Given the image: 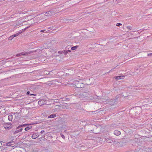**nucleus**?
I'll return each instance as SVG.
<instances>
[{"label":"nucleus","instance_id":"f257e3e1","mask_svg":"<svg viewBox=\"0 0 152 152\" xmlns=\"http://www.w3.org/2000/svg\"><path fill=\"white\" fill-rule=\"evenodd\" d=\"M81 80L79 81H74L72 84L74 87L78 88H80L84 87L85 85L81 82Z\"/></svg>","mask_w":152,"mask_h":152},{"label":"nucleus","instance_id":"f03ea898","mask_svg":"<svg viewBox=\"0 0 152 152\" xmlns=\"http://www.w3.org/2000/svg\"><path fill=\"white\" fill-rule=\"evenodd\" d=\"M56 12L55 10H51L46 12L45 14H42L41 15V17L43 18V19H45V16H50L54 15L56 13Z\"/></svg>","mask_w":152,"mask_h":152},{"label":"nucleus","instance_id":"7ed1b4c3","mask_svg":"<svg viewBox=\"0 0 152 152\" xmlns=\"http://www.w3.org/2000/svg\"><path fill=\"white\" fill-rule=\"evenodd\" d=\"M3 126L5 129L9 130L12 128V125L11 124L6 123L3 125Z\"/></svg>","mask_w":152,"mask_h":152},{"label":"nucleus","instance_id":"20e7f679","mask_svg":"<svg viewBox=\"0 0 152 152\" xmlns=\"http://www.w3.org/2000/svg\"><path fill=\"white\" fill-rule=\"evenodd\" d=\"M38 103L40 105L44 104L46 103L45 100L43 99H41L39 101Z\"/></svg>","mask_w":152,"mask_h":152},{"label":"nucleus","instance_id":"39448f33","mask_svg":"<svg viewBox=\"0 0 152 152\" xmlns=\"http://www.w3.org/2000/svg\"><path fill=\"white\" fill-rule=\"evenodd\" d=\"M29 54H30V53L29 52H22L21 53L18 54L17 55V56H21L23 55H28Z\"/></svg>","mask_w":152,"mask_h":152},{"label":"nucleus","instance_id":"423d86ee","mask_svg":"<svg viewBox=\"0 0 152 152\" xmlns=\"http://www.w3.org/2000/svg\"><path fill=\"white\" fill-rule=\"evenodd\" d=\"M114 134L115 135L118 136L120 135L121 134V133L120 131L117 130H115L114 131Z\"/></svg>","mask_w":152,"mask_h":152},{"label":"nucleus","instance_id":"0eeeda50","mask_svg":"<svg viewBox=\"0 0 152 152\" xmlns=\"http://www.w3.org/2000/svg\"><path fill=\"white\" fill-rule=\"evenodd\" d=\"M115 77L117 80L123 79L124 78V76H120Z\"/></svg>","mask_w":152,"mask_h":152},{"label":"nucleus","instance_id":"6e6552de","mask_svg":"<svg viewBox=\"0 0 152 152\" xmlns=\"http://www.w3.org/2000/svg\"><path fill=\"white\" fill-rule=\"evenodd\" d=\"M38 137V135L36 134L35 133H34L32 134L31 137L33 139H35L37 138Z\"/></svg>","mask_w":152,"mask_h":152},{"label":"nucleus","instance_id":"1a4fd4ad","mask_svg":"<svg viewBox=\"0 0 152 152\" xmlns=\"http://www.w3.org/2000/svg\"><path fill=\"white\" fill-rule=\"evenodd\" d=\"M14 143V142H8L6 144L7 145L6 146H10L11 145H13Z\"/></svg>","mask_w":152,"mask_h":152},{"label":"nucleus","instance_id":"9d476101","mask_svg":"<svg viewBox=\"0 0 152 152\" xmlns=\"http://www.w3.org/2000/svg\"><path fill=\"white\" fill-rule=\"evenodd\" d=\"M13 116L12 115H8V118L9 121H12V120Z\"/></svg>","mask_w":152,"mask_h":152},{"label":"nucleus","instance_id":"9b49d317","mask_svg":"<svg viewBox=\"0 0 152 152\" xmlns=\"http://www.w3.org/2000/svg\"><path fill=\"white\" fill-rule=\"evenodd\" d=\"M56 116V114H51L48 116L49 118H53Z\"/></svg>","mask_w":152,"mask_h":152},{"label":"nucleus","instance_id":"f8f14e48","mask_svg":"<svg viewBox=\"0 0 152 152\" xmlns=\"http://www.w3.org/2000/svg\"><path fill=\"white\" fill-rule=\"evenodd\" d=\"M78 47L79 46L78 45H76V46H74V47L71 48V49L72 50H75L77 48H78Z\"/></svg>","mask_w":152,"mask_h":152},{"label":"nucleus","instance_id":"ddd939ff","mask_svg":"<svg viewBox=\"0 0 152 152\" xmlns=\"http://www.w3.org/2000/svg\"><path fill=\"white\" fill-rule=\"evenodd\" d=\"M32 128L31 126H28L25 128V130L26 131H28L31 129Z\"/></svg>","mask_w":152,"mask_h":152},{"label":"nucleus","instance_id":"4468645a","mask_svg":"<svg viewBox=\"0 0 152 152\" xmlns=\"http://www.w3.org/2000/svg\"><path fill=\"white\" fill-rule=\"evenodd\" d=\"M21 32H19L18 33H17L15 34H14L13 35H12L14 37H17L21 33Z\"/></svg>","mask_w":152,"mask_h":152},{"label":"nucleus","instance_id":"2eb2a0df","mask_svg":"<svg viewBox=\"0 0 152 152\" xmlns=\"http://www.w3.org/2000/svg\"><path fill=\"white\" fill-rule=\"evenodd\" d=\"M27 94L29 95L30 94V96L31 95H34L35 96H36V94H30V92L29 91H27L26 93Z\"/></svg>","mask_w":152,"mask_h":152},{"label":"nucleus","instance_id":"dca6fc26","mask_svg":"<svg viewBox=\"0 0 152 152\" xmlns=\"http://www.w3.org/2000/svg\"><path fill=\"white\" fill-rule=\"evenodd\" d=\"M14 38V37L12 35L10 36V37H9V38H8L9 40H11L12 39H13Z\"/></svg>","mask_w":152,"mask_h":152},{"label":"nucleus","instance_id":"f3484780","mask_svg":"<svg viewBox=\"0 0 152 152\" xmlns=\"http://www.w3.org/2000/svg\"><path fill=\"white\" fill-rule=\"evenodd\" d=\"M19 132L18 130H16L15 131H14L13 132V134H16L18 133Z\"/></svg>","mask_w":152,"mask_h":152},{"label":"nucleus","instance_id":"a211bd4d","mask_svg":"<svg viewBox=\"0 0 152 152\" xmlns=\"http://www.w3.org/2000/svg\"><path fill=\"white\" fill-rule=\"evenodd\" d=\"M106 142L108 143H111V141H112V140H111V139H108L106 140Z\"/></svg>","mask_w":152,"mask_h":152},{"label":"nucleus","instance_id":"6ab92c4d","mask_svg":"<svg viewBox=\"0 0 152 152\" xmlns=\"http://www.w3.org/2000/svg\"><path fill=\"white\" fill-rule=\"evenodd\" d=\"M126 28L129 30H132V27L131 26H126Z\"/></svg>","mask_w":152,"mask_h":152},{"label":"nucleus","instance_id":"aec40b11","mask_svg":"<svg viewBox=\"0 0 152 152\" xmlns=\"http://www.w3.org/2000/svg\"><path fill=\"white\" fill-rule=\"evenodd\" d=\"M63 53L65 55H66L68 53V52L67 50H64Z\"/></svg>","mask_w":152,"mask_h":152},{"label":"nucleus","instance_id":"412c9836","mask_svg":"<svg viewBox=\"0 0 152 152\" xmlns=\"http://www.w3.org/2000/svg\"><path fill=\"white\" fill-rule=\"evenodd\" d=\"M79 96L80 98H82L83 97H84V95L83 94H79Z\"/></svg>","mask_w":152,"mask_h":152},{"label":"nucleus","instance_id":"4be33fe9","mask_svg":"<svg viewBox=\"0 0 152 152\" xmlns=\"http://www.w3.org/2000/svg\"><path fill=\"white\" fill-rule=\"evenodd\" d=\"M51 72L52 71H51L49 72H48V71H44V72L45 74H48Z\"/></svg>","mask_w":152,"mask_h":152},{"label":"nucleus","instance_id":"5701e85b","mask_svg":"<svg viewBox=\"0 0 152 152\" xmlns=\"http://www.w3.org/2000/svg\"><path fill=\"white\" fill-rule=\"evenodd\" d=\"M25 125V124H23V125H20V126H19L18 127H17V129H18L20 127H22V126H24Z\"/></svg>","mask_w":152,"mask_h":152},{"label":"nucleus","instance_id":"b1692460","mask_svg":"<svg viewBox=\"0 0 152 152\" xmlns=\"http://www.w3.org/2000/svg\"><path fill=\"white\" fill-rule=\"evenodd\" d=\"M122 25V24L121 23H117V24L116 25V26H121Z\"/></svg>","mask_w":152,"mask_h":152},{"label":"nucleus","instance_id":"393cba45","mask_svg":"<svg viewBox=\"0 0 152 152\" xmlns=\"http://www.w3.org/2000/svg\"><path fill=\"white\" fill-rule=\"evenodd\" d=\"M58 53L60 54H61L63 53V51H59L58 52Z\"/></svg>","mask_w":152,"mask_h":152},{"label":"nucleus","instance_id":"a878e982","mask_svg":"<svg viewBox=\"0 0 152 152\" xmlns=\"http://www.w3.org/2000/svg\"><path fill=\"white\" fill-rule=\"evenodd\" d=\"M61 137H62L63 139H64V138H65V136H64L63 134H61Z\"/></svg>","mask_w":152,"mask_h":152},{"label":"nucleus","instance_id":"bb28decb","mask_svg":"<svg viewBox=\"0 0 152 152\" xmlns=\"http://www.w3.org/2000/svg\"><path fill=\"white\" fill-rule=\"evenodd\" d=\"M152 55V53H148V56H151Z\"/></svg>","mask_w":152,"mask_h":152},{"label":"nucleus","instance_id":"cd10ccee","mask_svg":"<svg viewBox=\"0 0 152 152\" xmlns=\"http://www.w3.org/2000/svg\"><path fill=\"white\" fill-rule=\"evenodd\" d=\"M23 130V129L22 128L20 129L19 130H18L19 132H21Z\"/></svg>","mask_w":152,"mask_h":152},{"label":"nucleus","instance_id":"c85d7f7f","mask_svg":"<svg viewBox=\"0 0 152 152\" xmlns=\"http://www.w3.org/2000/svg\"><path fill=\"white\" fill-rule=\"evenodd\" d=\"M44 132H45V131H44V130H42L41 131L40 133L42 134V133H44Z\"/></svg>","mask_w":152,"mask_h":152},{"label":"nucleus","instance_id":"c756f323","mask_svg":"<svg viewBox=\"0 0 152 152\" xmlns=\"http://www.w3.org/2000/svg\"><path fill=\"white\" fill-rule=\"evenodd\" d=\"M45 31V30H42L40 32H42Z\"/></svg>","mask_w":152,"mask_h":152},{"label":"nucleus","instance_id":"7c9ffc66","mask_svg":"<svg viewBox=\"0 0 152 152\" xmlns=\"http://www.w3.org/2000/svg\"><path fill=\"white\" fill-rule=\"evenodd\" d=\"M67 50V52H71V50Z\"/></svg>","mask_w":152,"mask_h":152},{"label":"nucleus","instance_id":"2f4dec72","mask_svg":"<svg viewBox=\"0 0 152 152\" xmlns=\"http://www.w3.org/2000/svg\"><path fill=\"white\" fill-rule=\"evenodd\" d=\"M44 49H47V48H44Z\"/></svg>","mask_w":152,"mask_h":152},{"label":"nucleus","instance_id":"473e14b6","mask_svg":"<svg viewBox=\"0 0 152 152\" xmlns=\"http://www.w3.org/2000/svg\"><path fill=\"white\" fill-rule=\"evenodd\" d=\"M0 143H1V145H2V144H1V142H0Z\"/></svg>","mask_w":152,"mask_h":152},{"label":"nucleus","instance_id":"72a5a7b5","mask_svg":"<svg viewBox=\"0 0 152 152\" xmlns=\"http://www.w3.org/2000/svg\"><path fill=\"white\" fill-rule=\"evenodd\" d=\"M146 15V16H148V15Z\"/></svg>","mask_w":152,"mask_h":152},{"label":"nucleus","instance_id":"f704fd0d","mask_svg":"<svg viewBox=\"0 0 152 152\" xmlns=\"http://www.w3.org/2000/svg\"><path fill=\"white\" fill-rule=\"evenodd\" d=\"M95 111H94V112ZM92 112V113H93V112Z\"/></svg>","mask_w":152,"mask_h":152}]
</instances>
